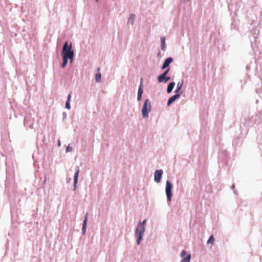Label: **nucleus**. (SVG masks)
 I'll return each mask as SVG.
<instances>
[{"label":"nucleus","mask_w":262,"mask_h":262,"mask_svg":"<svg viewBox=\"0 0 262 262\" xmlns=\"http://www.w3.org/2000/svg\"><path fill=\"white\" fill-rule=\"evenodd\" d=\"M146 220H144L142 222L140 221L138 224L137 227L135 230V236L136 237V243L138 245L140 244L143 239L144 233L145 231V225Z\"/></svg>","instance_id":"obj_1"},{"label":"nucleus","mask_w":262,"mask_h":262,"mask_svg":"<svg viewBox=\"0 0 262 262\" xmlns=\"http://www.w3.org/2000/svg\"><path fill=\"white\" fill-rule=\"evenodd\" d=\"M74 54V51L72 50V43L69 44L68 41H66L63 46L62 51L61 52L62 56L68 57L71 55Z\"/></svg>","instance_id":"obj_2"},{"label":"nucleus","mask_w":262,"mask_h":262,"mask_svg":"<svg viewBox=\"0 0 262 262\" xmlns=\"http://www.w3.org/2000/svg\"><path fill=\"white\" fill-rule=\"evenodd\" d=\"M151 104L148 99H146L142 108V113L143 118H146L148 116L149 112L151 111Z\"/></svg>","instance_id":"obj_3"},{"label":"nucleus","mask_w":262,"mask_h":262,"mask_svg":"<svg viewBox=\"0 0 262 262\" xmlns=\"http://www.w3.org/2000/svg\"><path fill=\"white\" fill-rule=\"evenodd\" d=\"M172 188V185L171 183L169 181L167 180L166 183L165 192L168 202H170L171 201L172 196V193L171 192Z\"/></svg>","instance_id":"obj_4"},{"label":"nucleus","mask_w":262,"mask_h":262,"mask_svg":"<svg viewBox=\"0 0 262 262\" xmlns=\"http://www.w3.org/2000/svg\"><path fill=\"white\" fill-rule=\"evenodd\" d=\"M34 119L32 118L30 114L26 115L24 118V125L26 127H29L30 129L33 128Z\"/></svg>","instance_id":"obj_5"},{"label":"nucleus","mask_w":262,"mask_h":262,"mask_svg":"<svg viewBox=\"0 0 262 262\" xmlns=\"http://www.w3.org/2000/svg\"><path fill=\"white\" fill-rule=\"evenodd\" d=\"M163 171L162 169L156 170L154 173V180L156 182L159 183L161 182L162 176Z\"/></svg>","instance_id":"obj_6"},{"label":"nucleus","mask_w":262,"mask_h":262,"mask_svg":"<svg viewBox=\"0 0 262 262\" xmlns=\"http://www.w3.org/2000/svg\"><path fill=\"white\" fill-rule=\"evenodd\" d=\"M186 250H183L180 254L181 257L182 258L181 262H190L191 258V255L190 254H187Z\"/></svg>","instance_id":"obj_7"},{"label":"nucleus","mask_w":262,"mask_h":262,"mask_svg":"<svg viewBox=\"0 0 262 262\" xmlns=\"http://www.w3.org/2000/svg\"><path fill=\"white\" fill-rule=\"evenodd\" d=\"M143 78H141L140 84L138 91V94H137V100L138 101H140L141 100L142 95V94L143 93V88H142V86H143Z\"/></svg>","instance_id":"obj_8"},{"label":"nucleus","mask_w":262,"mask_h":262,"mask_svg":"<svg viewBox=\"0 0 262 262\" xmlns=\"http://www.w3.org/2000/svg\"><path fill=\"white\" fill-rule=\"evenodd\" d=\"M173 58L172 57L167 58L164 61L161 69L164 70L166 68H168L169 64L173 61Z\"/></svg>","instance_id":"obj_9"},{"label":"nucleus","mask_w":262,"mask_h":262,"mask_svg":"<svg viewBox=\"0 0 262 262\" xmlns=\"http://www.w3.org/2000/svg\"><path fill=\"white\" fill-rule=\"evenodd\" d=\"M88 219V213H86L84 220L83 221L82 228V234L84 235L86 233V225Z\"/></svg>","instance_id":"obj_10"},{"label":"nucleus","mask_w":262,"mask_h":262,"mask_svg":"<svg viewBox=\"0 0 262 262\" xmlns=\"http://www.w3.org/2000/svg\"><path fill=\"white\" fill-rule=\"evenodd\" d=\"M183 85V80H182L181 82H178L177 85V89L175 90V93L176 94H179V95L180 96L181 94L182 93V88Z\"/></svg>","instance_id":"obj_11"},{"label":"nucleus","mask_w":262,"mask_h":262,"mask_svg":"<svg viewBox=\"0 0 262 262\" xmlns=\"http://www.w3.org/2000/svg\"><path fill=\"white\" fill-rule=\"evenodd\" d=\"M79 168L78 167L76 171L75 172L74 177V184H73V186H74L73 190H75L76 189V186H77L78 179V176H79Z\"/></svg>","instance_id":"obj_12"},{"label":"nucleus","mask_w":262,"mask_h":262,"mask_svg":"<svg viewBox=\"0 0 262 262\" xmlns=\"http://www.w3.org/2000/svg\"><path fill=\"white\" fill-rule=\"evenodd\" d=\"M180 96L179 95V94H175L173 96L169 98L167 101V105L169 106L171 103H172L176 100L179 98Z\"/></svg>","instance_id":"obj_13"},{"label":"nucleus","mask_w":262,"mask_h":262,"mask_svg":"<svg viewBox=\"0 0 262 262\" xmlns=\"http://www.w3.org/2000/svg\"><path fill=\"white\" fill-rule=\"evenodd\" d=\"M136 15L135 14H132L127 19V24H130L132 26L134 25Z\"/></svg>","instance_id":"obj_14"},{"label":"nucleus","mask_w":262,"mask_h":262,"mask_svg":"<svg viewBox=\"0 0 262 262\" xmlns=\"http://www.w3.org/2000/svg\"><path fill=\"white\" fill-rule=\"evenodd\" d=\"M71 99V93H70L68 95V97H67V101L66 102V105H65V107L68 110H70L71 108V106H70Z\"/></svg>","instance_id":"obj_15"},{"label":"nucleus","mask_w":262,"mask_h":262,"mask_svg":"<svg viewBox=\"0 0 262 262\" xmlns=\"http://www.w3.org/2000/svg\"><path fill=\"white\" fill-rule=\"evenodd\" d=\"M101 79V74L100 72V68L97 69V72L95 75V80L97 82H100Z\"/></svg>","instance_id":"obj_16"},{"label":"nucleus","mask_w":262,"mask_h":262,"mask_svg":"<svg viewBox=\"0 0 262 262\" xmlns=\"http://www.w3.org/2000/svg\"><path fill=\"white\" fill-rule=\"evenodd\" d=\"M175 84H176V83L174 82H171L168 85L167 88V93L169 94L171 92L173 88L175 86Z\"/></svg>","instance_id":"obj_17"},{"label":"nucleus","mask_w":262,"mask_h":262,"mask_svg":"<svg viewBox=\"0 0 262 262\" xmlns=\"http://www.w3.org/2000/svg\"><path fill=\"white\" fill-rule=\"evenodd\" d=\"M63 59V62L62 63V64L61 66L62 68H64L67 64L68 62V57L67 56H62Z\"/></svg>","instance_id":"obj_18"},{"label":"nucleus","mask_w":262,"mask_h":262,"mask_svg":"<svg viewBox=\"0 0 262 262\" xmlns=\"http://www.w3.org/2000/svg\"><path fill=\"white\" fill-rule=\"evenodd\" d=\"M165 75L161 74L158 77V81L159 83L165 82Z\"/></svg>","instance_id":"obj_19"},{"label":"nucleus","mask_w":262,"mask_h":262,"mask_svg":"<svg viewBox=\"0 0 262 262\" xmlns=\"http://www.w3.org/2000/svg\"><path fill=\"white\" fill-rule=\"evenodd\" d=\"M161 50L164 51L165 48V38L164 37H161Z\"/></svg>","instance_id":"obj_20"},{"label":"nucleus","mask_w":262,"mask_h":262,"mask_svg":"<svg viewBox=\"0 0 262 262\" xmlns=\"http://www.w3.org/2000/svg\"><path fill=\"white\" fill-rule=\"evenodd\" d=\"M214 241V238L213 235H211L209 238L207 242V244H212Z\"/></svg>","instance_id":"obj_21"},{"label":"nucleus","mask_w":262,"mask_h":262,"mask_svg":"<svg viewBox=\"0 0 262 262\" xmlns=\"http://www.w3.org/2000/svg\"><path fill=\"white\" fill-rule=\"evenodd\" d=\"M74 54L71 55L69 56V57H68V59H70V62L71 64H72V63L74 60Z\"/></svg>","instance_id":"obj_22"},{"label":"nucleus","mask_w":262,"mask_h":262,"mask_svg":"<svg viewBox=\"0 0 262 262\" xmlns=\"http://www.w3.org/2000/svg\"><path fill=\"white\" fill-rule=\"evenodd\" d=\"M73 149H72V147H71L70 146V145H69L67 148H66V151L67 152H71L72 151Z\"/></svg>","instance_id":"obj_23"},{"label":"nucleus","mask_w":262,"mask_h":262,"mask_svg":"<svg viewBox=\"0 0 262 262\" xmlns=\"http://www.w3.org/2000/svg\"><path fill=\"white\" fill-rule=\"evenodd\" d=\"M169 71H170V68H168L162 74L163 75H165V76H166L167 75V74L168 73V72H169Z\"/></svg>","instance_id":"obj_24"},{"label":"nucleus","mask_w":262,"mask_h":262,"mask_svg":"<svg viewBox=\"0 0 262 262\" xmlns=\"http://www.w3.org/2000/svg\"><path fill=\"white\" fill-rule=\"evenodd\" d=\"M231 188L232 189H233V192H234V193L235 194H237V191H236V190H235V185H234V184H233V185L231 186Z\"/></svg>","instance_id":"obj_25"},{"label":"nucleus","mask_w":262,"mask_h":262,"mask_svg":"<svg viewBox=\"0 0 262 262\" xmlns=\"http://www.w3.org/2000/svg\"><path fill=\"white\" fill-rule=\"evenodd\" d=\"M165 79L164 83H166L168 81H169L170 79V77H169V76H165Z\"/></svg>","instance_id":"obj_26"},{"label":"nucleus","mask_w":262,"mask_h":262,"mask_svg":"<svg viewBox=\"0 0 262 262\" xmlns=\"http://www.w3.org/2000/svg\"><path fill=\"white\" fill-rule=\"evenodd\" d=\"M46 181H47V175L45 176V179L42 183L43 185H44L46 183Z\"/></svg>","instance_id":"obj_27"},{"label":"nucleus","mask_w":262,"mask_h":262,"mask_svg":"<svg viewBox=\"0 0 262 262\" xmlns=\"http://www.w3.org/2000/svg\"><path fill=\"white\" fill-rule=\"evenodd\" d=\"M62 116H63V119H64V118H65L66 117V116H67V114H66V113L63 112V113H62Z\"/></svg>","instance_id":"obj_28"},{"label":"nucleus","mask_w":262,"mask_h":262,"mask_svg":"<svg viewBox=\"0 0 262 262\" xmlns=\"http://www.w3.org/2000/svg\"><path fill=\"white\" fill-rule=\"evenodd\" d=\"M58 146L59 147L60 146V140H58Z\"/></svg>","instance_id":"obj_29"},{"label":"nucleus","mask_w":262,"mask_h":262,"mask_svg":"<svg viewBox=\"0 0 262 262\" xmlns=\"http://www.w3.org/2000/svg\"><path fill=\"white\" fill-rule=\"evenodd\" d=\"M96 2H98L99 0H95Z\"/></svg>","instance_id":"obj_30"}]
</instances>
